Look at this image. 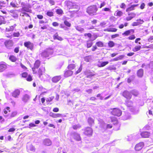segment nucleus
<instances>
[{"label":"nucleus","instance_id":"27","mask_svg":"<svg viewBox=\"0 0 153 153\" xmlns=\"http://www.w3.org/2000/svg\"><path fill=\"white\" fill-rule=\"evenodd\" d=\"M131 93L135 96H137L139 94V92L136 89H134L131 91Z\"/></svg>","mask_w":153,"mask_h":153},{"label":"nucleus","instance_id":"8","mask_svg":"<svg viewBox=\"0 0 153 153\" xmlns=\"http://www.w3.org/2000/svg\"><path fill=\"white\" fill-rule=\"evenodd\" d=\"M40 65V62L39 60H37L34 64V67L32 68L33 72L34 74L37 73L36 69H37Z\"/></svg>","mask_w":153,"mask_h":153},{"label":"nucleus","instance_id":"21","mask_svg":"<svg viewBox=\"0 0 153 153\" xmlns=\"http://www.w3.org/2000/svg\"><path fill=\"white\" fill-rule=\"evenodd\" d=\"M44 144L47 146H49L52 144L51 140L49 139H45L43 141Z\"/></svg>","mask_w":153,"mask_h":153},{"label":"nucleus","instance_id":"47","mask_svg":"<svg viewBox=\"0 0 153 153\" xmlns=\"http://www.w3.org/2000/svg\"><path fill=\"white\" fill-rule=\"evenodd\" d=\"M9 59L10 60L13 62H15L16 61V57L13 56H11L9 57Z\"/></svg>","mask_w":153,"mask_h":153},{"label":"nucleus","instance_id":"4","mask_svg":"<svg viewBox=\"0 0 153 153\" xmlns=\"http://www.w3.org/2000/svg\"><path fill=\"white\" fill-rule=\"evenodd\" d=\"M31 5L29 4H27L23 5L22 8L19 10L20 11L22 12H25L31 13L32 10L31 9Z\"/></svg>","mask_w":153,"mask_h":153},{"label":"nucleus","instance_id":"63","mask_svg":"<svg viewBox=\"0 0 153 153\" xmlns=\"http://www.w3.org/2000/svg\"><path fill=\"white\" fill-rule=\"evenodd\" d=\"M90 59V57L89 56L85 57V60L87 62H89Z\"/></svg>","mask_w":153,"mask_h":153},{"label":"nucleus","instance_id":"62","mask_svg":"<svg viewBox=\"0 0 153 153\" xmlns=\"http://www.w3.org/2000/svg\"><path fill=\"white\" fill-rule=\"evenodd\" d=\"M22 76H31L30 75H28L26 72H24L22 73Z\"/></svg>","mask_w":153,"mask_h":153},{"label":"nucleus","instance_id":"13","mask_svg":"<svg viewBox=\"0 0 153 153\" xmlns=\"http://www.w3.org/2000/svg\"><path fill=\"white\" fill-rule=\"evenodd\" d=\"M112 122L113 123V124L115 126V127H114V129L115 130H117L119 129L120 127V124L118 123L117 120H115L114 121L111 120Z\"/></svg>","mask_w":153,"mask_h":153},{"label":"nucleus","instance_id":"25","mask_svg":"<svg viewBox=\"0 0 153 153\" xmlns=\"http://www.w3.org/2000/svg\"><path fill=\"white\" fill-rule=\"evenodd\" d=\"M54 39H56L59 41L63 40V39L60 36H59L58 33H56L53 36Z\"/></svg>","mask_w":153,"mask_h":153},{"label":"nucleus","instance_id":"41","mask_svg":"<svg viewBox=\"0 0 153 153\" xmlns=\"http://www.w3.org/2000/svg\"><path fill=\"white\" fill-rule=\"evenodd\" d=\"M117 29L115 28H109L106 29V31L111 32H116Z\"/></svg>","mask_w":153,"mask_h":153},{"label":"nucleus","instance_id":"9","mask_svg":"<svg viewBox=\"0 0 153 153\" xmlns=\"http://www.w3.org/2000/svg\"><path fill=\"white\" fill-rule=\"evenodd\" d=\"M24 46L27 49L32 50L33 48V44L30 41L25 42L24 43Z\"/></svg>","mask_w":153,"mask_h":153},{"label":"nucleus","instance_id":"23","mask_svg":"<svg viewBox=\"0 0 153 153\" xmlns=\"http://www.w3.org/2000/svg\"><path fill=\"white\" fill-rule=\"evenodd\" d=\"M138 5V4H137L133 5L131 6L130 7L126 9V11L127 12H128L131 11L132 10H134V8L135 7L137 6Z\"/></svg>","mask_w":153,"mask_h":153},{"label":"nucleus","instance_id":"30","mask_svg":"<svg viewBox=\"0 0 153 153\" xmlns=\"http://www.w3.org/2000/svg\"><path fill=\"white\" fill-rule=\"evenodd\" d=\"M130 114L129 113H126L123 116L122 119L124 120L128 119L130 118Z\"/></svg>","mask_w":153,"mask_h":153},{"label":"nucleus","instance_id":"7","mask_svg":"<svg viewBox=\"0 0 153 153\" xmlns=\"http://www.w3.org/2000/svg\"><path fill=\"white\" fill-rule=\"evenodd\" d=\"M111 113L114 115L119 117L122 114V111L118 108H114L113 109Z\"/></svg>","mask_w":153,"mask_h":153},{"label":"nucleus","instance_id":"53","mask_svg":"<svg viewBox=\"0 0 153 153\" xmlns=\"http://www.w3.org/2000/svg\"><path fill=\"white\" fill-rule=\"evenodd\" d=\"M6 40L3 39H0V45H2L4 44L5 45V42Z\"/></svg>","mask_w":153,"mask_h":153},{"label":"nucleus","instance_id":"38","mask_svg":"<svg viewBox=\"0 0 153 153\" xmlns=\"http://www.w3.org/2000/svg\"><path fill=\"white\" fill-rule=\"evenodd\" d=\"M12 35L13 36L15 37H19V36H22V35L19 32L13 33Z\"/></svg>","mask_w":153,"mask_h":153},{"label":"nucleus","instance_id":"37","mask_svg":"<svg viewBox=\"0 0 153 153\" xmlns=\"http://www.w3.org/2000/svg\"><path fill=\"white\" fill-rule=\"evenodd\" d=\"M74 139L78 141H79L80 140V137L79 135L76 133L74 134Z\"/></svg>","mask_w":153,"mask_h":153},{"label":"nucleus","instance_id":"58","mask_svg":"<svg viewBox=\"0 0 153 153\" xmlns=\"http://www.w3.org/2000/svg\"><path fill=\"white\" fill-rule=\"evenodd\" d=\"M92 45V42L89 41L87 43V47L89 48L91 47Z\"/></svg>","mask_w":153,"mask_h":153},{"label":"nucleus","instance_id":"31","mask_svg":"<svg viewBox=\"0 0 153 153\" xmlns=\"http://www.w3.org/2000/svg\"><path fill=\"white\" fill-rule=\"evenodd\" d=\"M45 70V68L43 67H40L38 71V73L39 76H41L43 73L44 71Z\"/></svg>","mask_w":153,"mask_h":153},{"label":"nucleus","instance_id":"6","mask_svg":"<svg viewBox=\"0 0 153 153\" xmlns=\"http://www.w3.org/2000/svg\"><path fill=\"white\" fill-rule=\"evenodd\" d=\"M13 45V42L12 40H6L5 42V46L8 49H12Z\"/></svg>","mask_w":153,"mask_h":153},{"label":"nucleus","instance_id":"54","mask_svg":"<svg viewBox=\"0 0 153 153\" xmlns=\"http://www.w3.org/2000/svg\"><path fill=\"white\" fill-rule=\"evenodd\" d=\"M133 138V136L132 135H130L129 136H127L126 137L128 141H131Z\"/></svg>","mask_w":153,"mask_h":153},{"label":"nucleus","instance_id":"42","mask_svg":"<svg viewBox=\"0 0 153 153\" xmlns=\"http://www.w3.org/2000/svg\"><path fill=\"white\" fill-rule=\"evenodd\" d=\"M88 122L90 125H92L94 124V120L91 117H89L88 118Z\"/></svg>","mask_w":153,"mask_h":153},{"label":"nucleus","instance_id":"19","mask_svg":"<svg viewBox=\"0 0 153 153\" xmlns=\"http://www.w3.org/2000/svg\"><path fill=\"white\" fill-rule=\"evenodd\" d=\"M141 136L143 138H147L149 137L150 135V133L148 131H143L141 134Z\"/></svg>","mask_w":153,"mask_h":153},{"label":"nucleus","instance_id":"36","mask_svg":"<svg viewBox=\"0 0 153 153\" xmlns=\"http://www.w3.org/2000/svg\"><path fill=\"white\" fill-rule=\"evenodd\" d=\"M141 48V46L140 45L136 46L133 49L132 51L134 52H137L140 50Z\"/></svg>","mask_w":153,"mask_h":153},{"label":"nucleus","instance_id":"24","mask_svg":"<svg viewBox=\"0 0 153 153\" xmlns=\"http://www.w3.org/2000/svg\"><path fill=\"white\" fill-rule=\"evenodd\" d=\"M134 31V30L130 29L125 31L122 33V35L124 36H127L129 35L131 32Z\"/></svg>","mask_w":153,"mask_h":153},{"label":"nucleus","instance_id":"26","mask_svg":"<svg viewBox=\"0 0 153 153\" xmlns=\"http://www.w3.org/2000/svg\"><path fill=\"white\" fill-rule=\"evenodd\" d=\"M17 112L16 111H14L13 112L10 116H8V115H4V116L8 118H10L13 117H15L17 114Z\"/></svg>","mask_w":153,"mask_h":153},{"label":"nucleus","instance_id":"3","mask_svg":"<svg viewBox=\"0 0 153 153\" xmlns=\"http://www.w3.org/2000/svg\"><path fill=\"white\" fill-rule=\"evenodd\" d=\"M97 8L96 6H91L88 7L87 9V12L90 15L93 16L96 14L97 10Z\"/></svg>","mask_w":153,"mask_h":153},{"label":"nucleus","instance_id":"16","mask_svg":"<svg viewBox=\"0 0 153 153\" xmlns=\"http://www.w3.org/2000/svg\"><path fill=\"white\" fill-rule=\"evenodd\" d=\"M30 98V96L27 94H25L23 95L22 98V101L24 102H26L28 101Z\"/></svg>","mask_w":153,"mask_h":153},{"label":"nucleus","instance_id":"48","mask_svg":"<svg viewBox=\"0 0 153 153\" xmlns=\"http://www.w3.org/2000/svg\"><path fill=\"white\" fill-rule=\"evenodd\" d=\"M82 66L81 65L79 68H78L77 70L76 71V72L74 73V74L75 75H76L79 73L82 70Z\"/></svg>","mask_w":153,"mask_h":153},{"label":"nucleus","instance_id":"51","mask_svg":"<svg viewBox=\"0 0 153 153\" xmlns=\"http://www.w3.org/2000/svg\"><path fill=\"white\" fill-rule=\"evenodd\" d=\"M53 97H51L47 99L46 100L47 103L48 104H49V102L53 99Z\"/></svg>","mask_w":153,"mask_h":153},{"label":"nucleus","instance_id":"1","mask_svg":"<svg viewBox=\"0 0 153 153\" xmlns=\"http://www.w3.org/2000/svg\"><path fill=\"white\" fill-rule=\"evenodd\" d=\"M65 4L69 9H76V10H73L72 11L76 12L79 10V6L75 3H73L70 1H66L65 2Z\"/></svg>","mask_w":153,"mask_h":153},{"label":"nucleus","instance_id":"61","mask_svg":"<svg viewBox=\"0 0 153 153\" xmlns=\"http://www.w3.org/2000/svg\"><path fill=\"white\" fill-rule=\"evenodd\" d=\"M137 22H138L139 25L142 24L144 22V21L143 20L141 19H137Z\"/></svg>","mask_w":153,"mask_h":153},{"label":"nucleus","instance_id":"12","mask_svg":"<svg viewBox=\"0 0 153 153\" xmlns=\"http://www.w3.org/2000/svg\"><path fill=\"white\" fill-rule=\"evenodd\" d=\"M144 145V143L143 142H140L136 145L135 149L136 151H139L143 148Z\"/></svg>","mask_w":153,"mask_h":153},{"label":"nucleus","instance_id":"32","mask_svg":"<svg viewBox=\"0 0 153 153\" xmlns=\"http://www.w3.org/2000/svg\"><path fill=\"white\" fill-rule=\"evenodd\" d=\"M143 74V69H140L137 71V75L138 76H142Z\"/></svg>","mask_w":153,"mask_h":153},{"label":"nucleus","instance_id":"14","mask_svg":"<svg viewBox=\"0 0 153 153\" xmlns=\"http://www.w3.org/2000/svg\"><path fill=\"white\" fill-rule=\"evenodd\" d=\"M18 10H11L10 11V15L15 18H17L18 17Z\"/></svg>","mask_w":153,"mask_h":153},{"label":"nucleus","instance_id":"44","mask_svg":"<svg viewBox=\"0 0 153 153\" xmlns=\"http://www.w3.org/2000/svg\"><path fill=\"white\" fill-rule=\"evenodd\" d=\"M108 45L109 47L112 48L114 46L115 43L112 41H109L108 43Z\"/></svg>","mask_w":153,"mask_h":153},{"label":"nucleus","instance_id":"20","mask_svg":"<svg viewBox=\"0 0 153 153\" xmlns=\"http://www.w3.org/2000/svg\"><path fill=\"white\" fill-rule=\"evenodd\" d=\"M73 74V72L71 70L66 71L65 72V76H71Z\"/></svg>","mask_w":153,"mask_h":153},{"label":"nucleus","instance_id":"2","mask_svg":"<svg viewBox=\"0 0 153 153\" xmlns=\"http://www.w3.org/2000/svg\"><path fill=\"white\" fill-rule=\"evenodd\" d=\"M125 103L127 106L130 108L129 109L131 112H132L134 114L138 113V110H136L134 107H133V102L131 101L126 100Z\"/></svg>","mask_w":153,"mask_h":153},{"label":"nucleus","instance_id":"56","mask_svg":"<svg viewBox=\"0 0 153 153\" xmlns=\"http://www.w3.org/2000/svg\"><path fill=\"white\" fill-rule=\"evenodd\" d=\"M111 7H106V12H108L109 14H111L112 12V11L111 10Z\"/></svg>","mask_w":153,"mask_h":153},{"label":"nucleus","instance_id":"49","mask_svg":"<svg viewBox=\"0 0 153 153\" xmlns=\"http://www.w3.org/2000/svg\"><path fill=\"white\" fill-rule=\"evenodd\" d=\"M56 12L57 14L59 15H62L63 13V11L61 9H59L56 10Z\"/></svg>","mask_w":153,"mask_h":153},{"label":"nucleus","instance_id":"15","mask_svg":"<svg viewBox=\"0 0 153 153\" xmlns=\"http://www.w3.org/2000/svg\"><path fill=\"white\" fill-rule=\"evenodd\" d=\"M7 65L5 63L0 64V72L4 71L7 68Z\"/></svg>","mask_w":153,"mask_h":153},{"label":"nucleus","instance_id":"52","mask_svg":"<svg viewBox=\"0 0 153 153\" xmlns=\"http://www.w3.org/2000/svg\"><path fill=\"white\" fill-rule=\"evenodd\" d=\"M65 25L67 26L70 27L71 26V25L70 23L66 20H65L64 22Z\"/></svg>","mask_w":153,"mask_h":153},{"label":"nucleus","instance_id":"22","mask_svg":"<svg viewBox=\"0 0 153 153\" xmlns=\"http://www.w3.org/2000/svg\"><path fill=\"white\" fill-rule=\"evenodd\" d=\"M49 115L50 116L52 117L53 118H56L62 116V114H55L52 112L49 114Z\"/></svg>","mask_w":153,"mask_h":153},{"label":"nucleus","instance_id":"55","mask_svg":"<svg viewBox=\"0 0 153 153\" xmlns=\"http://www.w3.org/2000/svg\"><path fill=\"white\" fill-rule=\"evenodd\" d=\"M97 45L99 47H102L103 46V43L101 42H99L96 43Z\"/></svg>","mask_w":153,"mask_h":153},{"label":"nucleus","instance_id":"33","mask_svg":"<svg viewBox=\"0 0 153 153\" xmlns=\"http://www.w3.org/2000/svg\"><path fill=\"white\" fill-rule=\"evenodd\" d=\"M123 14V13L122 11H121L117 10L115 12L114 15L115 16L120 17L122 16Z\"/></svg>","mask_w":153,"mask_h":153},{"label":"nucleus","instance_id":"40","mask_svg":"<svg viewBox=\"0 0 153 153\" xmlns=\"http://www.w3.org/2000/svg\"><path fill=\"white\" fill-rule=\"evenodd\" d=\"M60 77H53L52 79V80L54 82H56L60 79Z\"/></svg>","mask_w":153,"mask_h":153},{"label":"nucleus","instance_id":"50","mask_svg":"<svg viewBox=\"0 0 153 153\" xmlns=\"http://www.w3.org/2000/svg\"><path fill=\"white\" fill-rule=\"evenodd\" d=\"M46 15L50 17L52 16H53V13L51 11H48L46 13Z\"/></svg>","mask_w":153,"mask_h":153},{"label":"nucleus","instance_id":"60","mask_svg":"<svg viewBox=\"0 0 153 153\" xmlns=\"http://www.w3.org/2000/svg\"><path fill=\"white\" fill-rule=\"evenodd\" d=\"M48 1L52 5L55 4V2L53 0H48Z\"/></svg>","mask_w":153,"mask_h":153},{"label":"nucleus","instance_id":"64","mask_svg":"<svg viewBox=\"0 0 153 153\" xmlns=\"http://www.w3.org/2000/svg\"><path fill=\"white\" fill-rule=\"evenodd\" d=\"M119 34H116L114 35H113L111 36V38L112 39H114L116 37H119Z\"/></svg>","mask_w":153,"mask_h":153},{"label":"nucleus","instance_id":"11","mask_svg":"<svg viewBox=\"0 0 153 153\" xmlns=\"http://www.w3.org/2000/svg\"><path fill=\"white\" fill-rule=\"evenodd\" d=\"M93 133V130L90 127H87L85 130L84 134L88 136H91Z\"/></svg>","mask_w":153,"mask_h":153},{"label":"nucleus","instance_id":"59","mask_svg":"<svg viewBox=\"0 0 153 153\" xmlns=\"http://www.w3.org/2000/svg\"><path fill=\"white\" fill-rule=\"evenodd\" d=\"M80 127V126L79 125H74L73 126V128L74 129H77L78 128H79Z\"/></svg>","mask_w":153,"mask_h":153},{"label":"nucleus","instance_id":"39","mask_svg":"<svg viewBox=\"0 0 153 153\" xmlns=\"http://www.w3.org/2000/svg\"><path fill=\"white\" fill-rule=\"evenodd\" d=\"M105 65V62H102V61H99L97 64V66L100 67H102Z\"/></svg>","mask_w":153,"mask_h":153},{"label":"nucleus","instance_id":"57","mask_svg":"<svg viewBox=\"0 0 153 153\" xmlns=\"http://www.w3.org/2000/svg\"><path fill=\"white\" fill-rule=\"evenodd\" d=\"M128 15L131 16L132 18H134L136 16L135 14L133 13H128Z\"/></svg>","mask_w":153,"mask_h":153},{"label":"nucleus","instance_id":"29","mask_svg":"<svg viewBox=\"0 0 153 153\" xmlns=\"http://www.w3.org/2000/svg\"><path fill=\"white\" fill-rule=\"evenodd\" d=\"M124 56L123 55H120L118 57H116L112 59V61H114L121 60L124 58Z\"/></svg>","mask_w":153,"mask_h":153},{"label":"nucleus","instance_id":"46","mask_svg":"<svg viewBox=\"0 0 153 153\" xmlns=\"http://www.w3.org/2000/svg\"><path fill=\"white\" fill-rule=\"evenodd\" d=\"M112 127V124L111 123L107 124L106 126V132L108 131V129L111 128Z\"/></svg>","mask_w":153,"mask_h":153},{"label":"nucleus","instance_id":"34","mask_svg":"<svg viewBox=\"0 0 153 153\" xmlns=\"http://www.w3.org/2000/svg\"><path fill=\"white\" fill-rule=\"evenodd\" d=\"M16 26V25L15 24L13 25L10 27L9 28H6V30L7 32L13 31Z\"/></svg>","mask_w":153,"mask_h":153},{"label":"nucleus","instance_id":"18","mask_svg":"<svg viewBox=\"0 0 153 153\" xmlns=\"http://www.w3.org/2000/svg\"><path fill=\"white\" fill-rule=\"evenodd\" d=\"M20 16H22L24 19L25 17L27 18L28 19H30V16L27 12H21L20 14Z\"/></svg>","mask_w":153,"mask_h":153},{"label":"nucleus","instance_id":"35","mask_svg":"<svg viewBox=\"0 0 153 153\" xmlns=\"http://www.w3.org/2000/svg\"><path fill=\"white\" fill-rule=\"evenodd\" d=\"M75 67L76 66L75 64H71L68 65L67 68L68 70H72L74 68H75Z\"/></svg>","mask_w":153,"mask_h":153},{"label":"nucleus","instance_id":"5","mask_svg":"<svg viewBox=\"0 0 153 153\" xmlns=\"http://www.w3.org/2000/svg\"><path fill=\"white\" fill-rule=\"evenodd\" d=\"M53 53V50L51 48L47 49L41 53V56L44 57H47L51 55Z\"/></svg>","mask_w":153,"mask_h":153},{"label":"nucleus","instance_id":"10","mask_svg":"<svg viewBox=\"0 0 153 153\" xmlns=\"http://www.w3.org/2000/svg\"><path fill=\"white\" fill-rule=\"evenodd\" d=\"M123 96L127 99H130L132 97L131 92H130L127 90L123 92Z\"/></svg>","mask_w":153,"mask_h":153},{"label":"nucleus","instance_id":"17","mask_svg":"<svg viewBox=\"0 0 153 153\" xmlns=\"http://www.w3.org/2000/svg\"><path fill=\"white\" fill-rule=\"evenodd\" d=\"M20 94V91L19 90L16 89L15 90L13 93L12 95L13 97L15 98L18 97Z\"/></svg>","mask_w":153,"mask_h":153},{"label":"nucleus","instance_id":"28","mask_svg":"<svg viewBox=\"0 0 153 153\" xmlns=\"http://www.w3.org/2000/svg\"><path fill=\"white\" fill-rule=\"evenodd\" d=\"M8 2L4 1H0V9H2L6 6Z\"/></svg>","mask_w":153,"mask_h":153},{"label":"nucleus","instance_id":"45","mask_svg":"<svg viewBox=\"0 0 153 153\" xmlns=\"http://www.w3.org/2000/svg\"><path fill=\"white\" fill-rule=\"evenodd\" d=\"M75 28L77 30L81 32H83L84 30V29H83V28H82L81 27H80L79 26H76L75 27Z\"/></svg>","mask_w":153,"mask_h":153},{"label":"nucleus","instance_id":"43","mask_svg":"<svg viewBox=\"0 0 153 153\" xmlns=\"http://www.w3.org/2000/svg\"><path fill=\"white\" fill-rule=\"evenodd\" d=\"M27 148L28 149H29L31 151H35V148L34 146L31 145H30L29 146H27Z\"/></svg>","mask_w":153,"mask_h":153}]
</instances>
